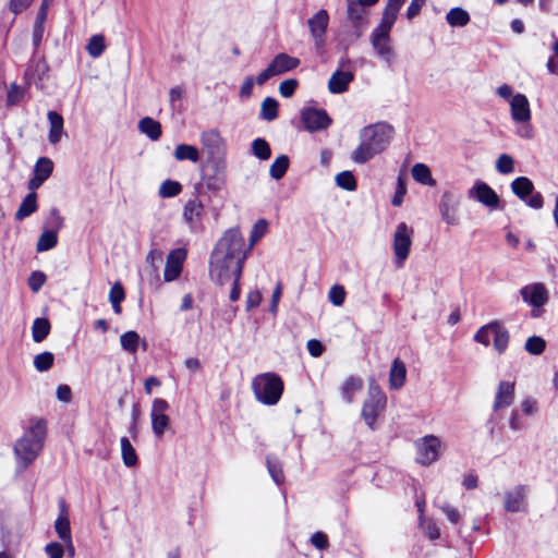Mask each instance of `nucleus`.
<instances>
[{
    "label": "nucleus",
    "instance_id": "obj_1",
    "mask_svg": "<svg viewBox=\"0 0 558 558\" xmlns=\"http://www.w3.org/2000/svg\"><path fill=\"white\" fill-rule=\"evenodd\" d=\"M392 135L393 128L387 122L364 126L360 132L361 144L352 153V160L356 163L367 162L388 147Z\"/></svg>",
    "mask_w": 558,
    "mask_h": 558
},
{
    "label": "nucleus",
    "instance_id": "obj_2",
    "mask_svg": "<svg viewBox=\"0 0 558 558\" xmlns=\"http://www.w3.org/2000/svg\"><path fill=\"white\" fill-rule=\"evenodd\" d=\"M47 424L43 418L34 421L24 435L14 445L19 466L25 470L38 457L44 448Z\"/></svg>",
    "mask_w": 558,
    "mask_h": 558
},
{
    "label": "nucleus",
    "instance_id": "obj_3",
    "mask_svg": "<svg viewBox=\"0 0 558 558\" xmlns=\"http://www.w3.org/2000/svg\"><path fill=\"white\" fill-rule=\"evenodd\" d=\"M248 248L245 250V241L238 228L227 230L218 240L211 256L225 259H241L244 263Z\"/></svg>",
    "mask_w": 558,
    "mask_h": 558
},
{
    "label": "nucleus",
    "instance_id": "obj_4",
    "mask_svg": "<svg viewBox=\"0 0 558 558\" xmlns=\"http://www.w3.org/2000/svg\"><path fill=\"white\" fill-rule=\"evenodd\" d=\"M252 388L256 399L267 405L276 404L282 395L283 383L275 373L257 375L252 381Z\"/></svg>",
    "mask_w": 558,
    "mask_h": 558
},
{
    "label": "nucleus",
    "instance_id": "obj_5",
    "mask_svg": "<svg viewBox=\"0 0 558 558\" xmlns=\"http://www.w3.org/2000/svg\"><path fill=\"white\" fill-rule=\"evenodd\" d=\"M244 263L241 259H225L210 256L209 275L213 281L223 286L233 280H240Z\"/></svg>",
    "mask_w": 558,
    "mask_h": 558
},
{
    "label": "nucleus",
    "instance_id": "obj_6",
    "mask_svg": "<svg viewBox=\"0 0 558 558\" xmlns=\"http://www.w3.org/2000/svg\"><path fill=\"white\" fill-rule=\"evenodd\" d=\"M387 398L379 386L372 380L368 386L367 398L362 407V417L365 424L371 428H375L377 417L384 412Z\"/></svg>",
    "mask_w": 558,
    "mask_h": 558
},
{
    "label": "nucleus",
    "instance_id": "obj_7",
    "mask_svg": "<svg viewBox=\"0 0 558 558\" xmlns=\"http://www.w3.org/2000/svg\"><path fill=\"white\" fill-rule=\"evenodd\" d=\"M413 233V229L405 222H400L396 228L392 247L396 255V263L399 267L403 266L405 259L409 257Z\"/></svg>",
    "mask_w": 558,
    "mask_h": 558
},
{
    "label": "nucleus",
    "instance_id": "obj_8",
    "mask_svg": "<svg viewBox=\"0 0 558 558\" xmlns=\"http://www.w3.org/2000/svg\"><path fill=\"white\" fill-rule=\"evenodd\" d=\"M347 22L352 28V39H359L368 24L367 8L355 2V0H347Z\"/></svg>",
    "mask_w": 558,
    "mask_h": 558
},
{
    "label": "nucleus",
    "instance_id": "obj_9",
    "mask_svg": "<svg viewBox=\"0 0 558 558\" xmlns=\"http://www.w3.org/2000/svg\"><path fill=\"white\" fill-rule=\"evenodd\" d=\"M441 442L437 436L427 435L415 442L416 461L423 465H429L438 460Z\"/></svg>",
    "mask_w": 558,
    "mask_h": 558
},
{
    "label": "nucleus",
    "instance_id": "obj_10",
    "mask_svg": "<svg viewBox=\"0 0 558 558\" xmlns=\"http://www.w3.org/2000/svg\"><path fill=\"white\" fill-rule=\"evenodd\" d=\"M301 121L304 129L311 133L326 130L332 123L326 110L312 107L301 111Z\"/></svg>",
    "mask_w": 558,
    "mask_h": 558
},
{
    "label": "nucleus",
    "instance_id": "obj_11",
    "mask_svg": "<svg viewBox=\"0 0 558 558\" xmlns=\"http://www.w3.org/2000/svg\"><path fill=\"white\" fill-rule=\"evenodd\" d=\"M169 410V403L161 398H156L153 401L150 418L153 433L157 438H161L166 429L169 427L170 418L166 414Z\"/></svg>",
    "mask_w": 558,
    "mask_h": 558
},
{
    "label": "nucleus",
    "instance_id": "obj_12",
    "mask_svg": "<svg viewBox=\"0 0 558 558\" xmlns=\"http://www.w3.org/2000/svg\"><path fill=\"white\" fill-rule=\"evenodd\" d=\"M204 153L207 160L217 157L227 156V144L217 130H209L202 133L201 136Z\"/></svg>",
    "mask_w": 558,
    "mask_h": 558
},
{
    "label": "nucleus",
    "instance_id": "obj_13",
    "mask_svg": "<svg viewBox=\"0 0 558 558\" xmlns=\"http://www.w3.org/2000/svg\"><path fill=\"white\" fill-rule=\"evenodd\" d=\"M469 198L475 199L489 209L499 207L500 198L498 194L485 182L476 181L468 191Z\"/></svg>",
    "mask_w": 558,
    "mask_h": 558
},
{
    "label": "nucleus",
    "instance_id": "obj_14",
    "mask_svg": "<svg viewBox=\"0 0 558 558\" xmlns=\"http://www.w3.org/2000/svg\"><path fill=\"white\" fill-rule=\"evenodd\" d=\"M529 487L518 485L513 489L505 493L504 508L508 512H523L526 510V496Z\"/></svg>",
    "mask_w": 558,
    "mask_h": 558
},
{
    "label": "nucleus",
    "instance_id": "obj_15",
    "mask_svg": "<svg viewBox=\"0 0 558 558\" xmlns=\"http://www.w3.org/2000/svg\"><path fill=\"white\" fill-rule=\"evenodd\" d=\"M329 23L328 12L324 9L319 10L313 17L307 21V25L317 48L324 46L325 34Z\"/></svg>",
    "mask_w": 558,
    "mask_h": 558
},
{
    "label": "nucleus",
    "instance_id": "obj_16",
    "mask_svg": "<svg viewBox=\"0 0 558 558\" xmlns=\"http://www.w3.org/2000/svg\"><path fill=\"white\" fill-rule=\"evenodd\" d=\"M207 165L213 170V175L207 178V186L214 190L221 189L226 181L227 156L211 158L207 160Z\"/></svg>",
    "mask_w": 558,
    "mask_h": 558
},
{
    "label": "nucleus",
    "instance_id": "obj_17",
    "mask_svg": "<svg viewBox=\"0 0 558 558\" xmlns=\"http://www.w3.org/2000/svg\"><path fill=\"white\" fill-rule=\"evenodd\" d=\"M185 257L186 252L183 248H177L169 253L163 271L165 281H173L180 276Z\"/></svg>",
    "mask_w": 558,
    "mask_h": 558
},
{
    "label": "nucleus",
    "instance_id": "obj_18",
    "mask_svg": "<svg viewBox=\"0 0 558 558\" xmlns=\"http://www.w3.org/2000/svg\"><path fill=\"white\" fill-rule=\"evenodd\" d=\"M511 118L518 123H529L531 120L530 104L525 95L515 94L510 99Z\"/></svg>",
    "mask_w": 558,
    "mask_h": 558
},
{
    "label": "nucleus",
    "instance_id": "obj_19",
    "mask_svg": "<svg viewBox=\"0 0 558 558\" xmlns=\"http://www.w3.org/2000/svg\"><path fill=\"white\" fill-rule=\"evenodd\" d=\"M524 302L534 307L543 306L547 300V291L542 283H533L523 287L520 291Z\"/></svg>",
    "mask_w": 558,
    "mask_h": 558
},
{
    "label": "nucleus",
    "instance_id": "obj_20",
    "mask_svg": "<svg viewBox=\"0 0 558 558\" xmlns=\"http://www.w3.org/2000/svg\"><path fill=\"white\" fill-rule=\"evenodd\" d=\"M372 45L380 58H383L387 63L392 62L393 53L389 43V32L375 29L372 34Z\"/></svg>",
    "mask_w": 558,
    "mask_h": 558
},
{
    "label": "nucleus",
    "instance_id": "obj_21",
    "mask_svg": "<svg viewBox=\"0 0 558 558\" xmlns=\"http://www.w3.org/2000/svg\"><path fill=\"white\" fill-rule=\"evenodd\" d=\"M514 400V383L513 381H500L495 400L493 403V410L499 411L501 409L508 408L512 404Z\"/></svg>",
    "mask_w": 558,
    "mask_h": 558
},
{
    "label": "nucleus",
    "instance_id": "obj_22",
    "mask_svg": "<svg viewBox=\"0 0 558 558\" xmlns=\"http://www.w3.org/2000/svg\"><path fill=\"white\" fill-rule=\"evenodd\" d=\"M457 203L453 195L450 192H445L441 195L439 202V211L442 220L449 226H456L459 223V219L456 215Z\"/></svg>",
    "mask_w": 558,
    "mask_h": 558
},
{
    "label": "nucleus",
    "instance_id": "obj_23",
    "mask_svg": "<svg viewBox=\"0 0 558 558\" xmlns=\"http://www.w3.org/2000/svg\"><path fill=\"white\" fill-rule=\"evenodd\" d=\"M300 64V60L298 58L291 57L287 53L277 54L271 62L269 63V68L272 71L274 75H281L286 72H289L295 69Z\"/></svg>",
    "mask_w": 558,
    "mask_h": 558
},
{
    "label": "nucleus",
    "instance_id": "obj_24",
    "mask_svg": "<svg viewBox=\"0 0 558 558\" xmlns=\"http://www.w3.org/2000/svg\"><path fill=\"white\" fill-rule=\"evenodd\" d=\"M353 78L354 75L351 71H336L328 82L329 92L332 94H341L345 92Z\"/></svg>",
    "mask_w": 558,
    "mask_h": 558
},
{
    "label": "nucleus",
    "instance_id": "obj_25",
    "mask_svg": "<svg viewBox=\"0 0 558 558\" xmlns=\"http://www.w3.org/2000/svg\"><path fill=\"white\" fill-rule=\"evenodd\" d=\"M48 64L43 59L31 60L26 71L25 78L28 84L37 85L47 74Z\"/></svg>",
    "mask_w": 558,
    "mask_h": 558
},
{
    "label": "nucleus",
    "instance_id": "obj_26",
    "mask_svg": "<svg viewBox=\"0 0 558 558\" xmlns=\"http://www.w3.org/2000/svg\"><path fill=\"white\" fill-rule=\"evenodd\" d=\"M60 508H61V513L59 514V517L57 518V520L54 522V530H56L58 537L63 543H71L72 535H71L70 520L68 518L66 506L63 500L60 502Z\"/></svg>",
    "mask_w": 558,
    "mask_h": 558
},
{
    "label": "nucleus",
    "instance_id": "obj_27",
    "mask_svg": "<svg viewBox=\"0 0 558 558\" xmlns=\"http://www.w3.org/2000/svg\"><path fill=\"white\" fill-rule=\"evenodd\" d=\"M203 205L196 199L189 201L183 210V217L191 229H196L203 215Z\"/></svg>",
    "mask_w": 558,
    "mask_h": 558
},
{
    "label": "nucleus",
    "instance_id": "obj_28",
    "mask_svg": "<svg viewBox=\"0 0 558 558\" xmlns=\"http://www.w3.org/2000/svg\"><path fill=\"white\" fill-rule=\"evenodd\" d=\"M407 378V368L404 363L400 359H395L392 361L390 372H389V384L392 389H400Z\"/></svg>",
    "mask_w": 558,
    "mask_h": 558
},
{
    "label": "nucleus",
    "instance_id": "obj_29",
    "mask_svg": "<svg viewBox=\"0 0 558 558\" xmlns=\"http://www.w3.org/2000/svg\"><path fill=\"white\" fill-rule=\"evenodd\" d=\"M50 130H49V142L51 144H58L63 134V118L57 111H49L47 114Z\"/></svg>",
    "mask_w": 558,
    "mask_h": 558
},
{
    "label": "nucleus",
    "instance_id": "obj_30",
    "mask_svg": "<svg viewBox=\"0 0 558 558\" xmlns=\"http://www.w3.org/2000/svg\"><path fill=\"white\" fill-rule=\"evenodd\" d=\"M489 327L493 328L494 347L499 353H502L509 343V332L499 322L489 323Z\"/></svg>",
    "mask_w": 558,
    "mask_h": 558
},
{
    "label": "nucleus",
    "instance_id": "obj_31",
    "mask_svg": "<svg viewBox=\"0 0 558 558\" xmlns=\"http://www.w3.org/2000/svg\"><path fill=\"white\" fill-rule=\"evenodd\" d=\"M138 130L151 141H158L161 136V124L153 118L145 117L138 122Z\"/></svg>",
    "mask_w": 558,
    "mask_h": 558
},
{
    "label": "nucleus",
    "instance_id": "obj_32",
    "mask_svg": "<svg viewBox=\"0 0 558 558\" xmlns=\"http://www.w3.org/2000/svg\"><path fill=\"white\" fill-rule=\"evenodd\" d=\"M512 192L522 201H526V197L534 191L533 182L526 177H519L511 183Z\"/></svg>",
    "mask_w": 558,
    "mask_h": 558
},
{
    "label": "nucleus",
    "instance_id": "obj_33",
    "mask_svg": "<svg viewBox=\"0 0 558 558\" xmlns=\"http://www.w3.org/2000/svg\"><path fill=\"white\" fill-rule=\"evenodd\" d=\"M37 210V195L35 192H31L21 203L19 209L15 213V219L23 220L31 216Z\"/></svg>",
    "mask_w": 558,
    "mask_h": 558
},
{
    "label": "nucleus",
    "instance_id": "obj_34",
    "mask_svg": "<svg viewBox=\"0 0 558 558\" xmlns=\"http://www.w3.org/2000/svg\"><path fill=\"white\" fill-rule=\"evenodd\" d=\"M120 445H121V457H122L124 465L128 468H133V466L137 465L138 458H137L136 451H135L134 447L132 446L131 441L129 440V438L122 437L120 440Z\"/></svg>",
    "mask_w": 558,
    "mask_h": 558
},
{
    "label": "nucleus",
    "instance_id": "obj_35",
    "mask_svg": "<svg viewBox=\"0 0 558 558\" xmlns=\"http://www.w3.org/2000/svg\"><path fill=\"white\" fill-rule=\"evenodd\" d=\"M413 179L424 185L434 186L436 181L434 180L430 169L424 163H415L412 168Z\"/></svg>",
    "mask_w": 558,
    "mask_h": 558
},
{
    "label": "nucleus",
    "instance_id": "obj_36",
    "mask_svg": "<svg viewBox=\"0 0 558 558\" xmlns=\"http://www.w3.org/2000/svg\"><path fill=\"white\" fill-rule=\"evenodd\" d=\"M50 323L47 318H36L32 326V337L37 343L44 341L50 332Z\"/></svg>",
    "mask_w": 558,
    "mask_h": 558
},
{
    "label": "nucleus",
    "instance_id": "obj_37",
    "mask_svg": "<svg viewBox=\"0 0 558 558\" xmlns=\"http://www.w3.org/2000/svg\"><path fill=\"white\" fill-rule=\"evenodd\" d=\"M174 158L179 161L190 160L197 162L199 160V153L195 146L187 144H180L174 149Z\"/></svg>",
    "mask_w": 558,
    "mask_h": 558
},
{
    "label": "nucleus",
    "instance_id": "obj_38",
    "mask_svg": "<svg viewBox=\"0 0 558 558\" xmlns=\"http://www.w3.org/2000/svg\"><path fill=\"white\" fill-rule=\"evenodd\" d=\"M289 157L287 155L278 156L270 165L269 174L275 180H280L284 177L289 168Z\"/></svg>",
    "mask_w": 558,
    "mask_h": 558
},
{
    "label": "nucleus",
    "instance_id": "obj_39",
    "mask_svg": "<svg viewBox=\"0 0 558 558\" xmlns=\"http://www.w3.org/2000/svg\"><path fill=\"white\" fill-rule=\"evenodd\" d=\"M58 244V235L56 230H45L36 244L37 252H46L53 248Z\"/></svg>",
    "mask_w": 558,
    "mask_h": 558
},
{
    "label": "nucleus",
    "instance_id": "obj_40",
    "mask_svg": "<svg viewBox=\"0 0 558 558\" xmlns=\"http://www.w3.org/2000/svg\"><path fill=\"white\" fill-rule=\"evenodd\" d=\"M446 20L450 26L463 27L470 22V15L461 8H453L447 13Z\"/></svg>",
    "mask_w": 558,
    "mask_h": 558
},
{
    "label": "nucleus",
    "instance_id": "obj_41",
    "mask_svg": "<svg viewBox=\"0 0 558 558\" xmlns=\"http://www.w3.org/2000/svg\"><path fill=\"white\" fill-rule=\"evenodd\" d=\"M363 387V381L357 377H349L342 386V396L348 403L353 401L355 392L360 391Z\"/></svg>",
    "mask_w": 558,
    "mask_h": 558
},
{
    "label": "nucleus",
    "instance_id": "obj_42",
    "mask_svg": "<svg viewBox=\"0 0 558 558\" xmlns=\"http://www.w3.org/2000/svg\"><path fill=\"white\" fill-rule=\"evenodd\" d=\"M278 101L272 97H266L260 106V118L272 121L278 117Z\"/></svg>",
    "mask_w": 558,
    "mask_h": 558
},
{
    "label": "nucleus",
    "instance_id": "obj_43",
    "mask_svg": "<svg viewBox=\"0 0 558 558\" xmlns=\"http://www.w3.org/2000/svg\"><path fill=\"white\" fill-rule=\"evenodd\" d=\"M252 153L260 160H268L271 156L270 146L264 138H255L252 142Z\"/></svg>",
    "mask_w": 558,
    "mask_h": 558
},
{
    "label": "nucleus",
    "instance_id": "obj_44",
    "mask_svg": "<svg viewBox=\"0 0 558 558\" xmlns=\"http://www.w3.org/2000/svg\"><path fill=\"white\" fill-rule=\"evenodd\" d=\"M140 336L136 331L130 330L121 335L120 343L123 350L135 353L138 348Z\"/></svg>",
    "mask_w": 558,
    "mask_h": 558
},
{
    "label": "nucleus",
    "instance_id": "obj_45",
    "mask_svg": "<svg viewBox=\"0 0 558 558\" xmlns=\"http://www.w3.org/2000/svg\"><path fill=\"white\" fill-rule=\"evenodd\" d=\"M125 294L123 287L121 283L117 282L112 286L110 292H109V300L112 304V308L116 314H121V302L124 300Z\"/></svg>",
    "mask_w": 558,
    "mask_h": 558
},
{
    "label": "nucleus",
    "instance_id": "obj_46",
    "mask_svg": "<svg viewBox=\"0 0 558 558\" xmlns=\"http://www.w3.org/2000/svg\"><path fill=\"white\" fill-rule=\"evenodd\" d=\"M182 191V185L178 181L166 180L160 184L159 196L162 198H170L179 195Z\"/></svg>",
    "mask_w": 558,
    "mask_h": 558
},
{
    "label": "nucleus",
    "instance_id": "obj_47",
    "mask_svg": "<svg viewBox=\"0 0 558 558\" xmlns=\"http://www.w3.org/2000/svg\"><path fill=\"white\" fill-rule=\"evenodd\" d=\"M53 163L47 157H41L35 165L34 174L46 181L52 173Z\"/></svg>",
    "mask_w": 558,
    "mask_h": 558
},
{
    "label": "nucleus",
    "instance_id": "obj_48",
    "mask_svg": "<svg viewBox=\"0 0 558 558\" xmlns=\"http://www.w3.org/2000/svg\"><path fill=\"white\" fill-rule=\"evenodd\" d=\"M105 38L102 35H94L87 44V51L93 58H98L105 51Z\"/></svg>",
    "mask_w": 558,
    "mask_h": 558
},
{
    "label": "nucleus",
    "instance_id": "obj_49",
    "mask_svg": "<svg viewBox=\"0 0 558 558\" xmlns=\"http://www.w3.org/2000/svg\"><path fill=\"white\" fill-rule=\"evenodd\" d=\"M546 348V341L538 336H532L526 339L524 349L533 355H539Z\"/></svg>",
    "mask_w": 558,
    "mask_h": 558
},
{
    "label": "nucleus",
    "instance_id": "obj_50",
    "mask_svg": "<svg viewBox=\"0 0 558 558\" xmlns=\"http://www.w3.org/2000/svg\"><path fill=\"white\" fill-rule=\"evenodd\" d=\"M54 356L51 352H43L34 357V366L38 372H47L53 365Z\"/></svg>",
    "mask_w": 558,
    "mask_h": 558
},
{
    "label": "nucleus",
    "instance_id": "obj_51",
    "mask_svg": "<svg viewBox=\"0 0 558 558\" xmlns=\"http://www.w3.org/2000/svg\"><path fill=\"white\" fill-rule=\"evenodd\" d=\"M335 179L337 185L343 190L354 191L356 189V180L350 171H342Z\"/></svg>",
    "mask_w": 558,
    "mask_h": 558
},
{
    "label": "nucleus",
    "instance_id": "obj_52",
    "mask_svg": "<svg viewBox=\"0 0 558 558\" xmlns=\"http://www.w3.org/2000/svg\"><path fill=\"white\" fill-rule=\"evenodd\" d=\"M398 11L385 8L380 25L376 28L381 32H390L392 25L397 20Z\"/></svg>",
    "mask_w": 558,
    "mask_h": 558
},
{
    "label": "nucleus",
    "instance_id": "obj_53",
    "mask_svg": "<svg viewBox=\"0 0 558 558\" xmlns=\"http://www.w3.org/2000/svg\"><path fill=\"white\" fill-rule=\"evenodd\" d=\"M496 169L502 174H508L514 171V160L510 155L502 154L498 157Z\"/></svg>",
    "mask_w": 558,
    "mask_h": 558
},
{
    "label": "nucleus",
    "instance_id": "obj_54",
    "mask_svg": "<svg viewBox=\"0 0 558 558\" xmlns=\"http://www.w3.org/2000/svg\"><path fill=\"white\" fill-rule=\"evenodd\" d=\"M267 469L271 476V478L275 481L276 484L283 483L284 476L282 472L281 464L271 458H267Z\"/></svg>",
    "mask_w": 558,
    "mask_h": 558
},
{
    "label": "nucleus",
    "instance_id": "obj_55",
    "mask_svg": "<svg viewBox=\"0 0 558 558\" xmlns=\"http://www.w3.org/2000/svg\"><path fill=\"white\" fill-rule=\"evenodd\" d=\"M46 282V275L43 271H33L28 278V286L33 292H38Z\"/></svg>",
    "mask_w": 558,
    "mask_h": 558
},
{
    "label": "nucleus",
    "instance_id": "obj_56",
    "mask_svg": "<svg viewBox=\"0 0 558 558\" xmlns=\"http://www.w3.org/2000/svg\"><path fill=\"white\" fill-rule=\"evenodd\" d=\"M267 227H268V223L264 219L258 220L254 225L252 232H251V239H250L251 245H250L248 250H251L252 245L266 233Z\"/></svg>",
    "mask_w": 558,
    "mask_h": 558
},
{
    "label": "nucleus",
    "instance_id": "obj_57",
    "mask_svg": "<svg viewBox=\"0 0 558 558\" xmlns=\"http://www.w3.org/2000/svg\"><path fill=\"white\" fill-rule=\"evenodd\" d=\"M299 83L295 78H289L280 83L279 93L284 98H290L295 93Z\"/></svg>",
    "mask_w": 558,
    "mask_h": 558
},
{
    "label": "nucleus",
    "instance_id": "obj_58",
    "mask_svg": "<svg viewBox=\"0 0 558 558\" xmlns=\"http://www.w3.org/2000/svg\"><path fill=\"white\" fill-rule=\"evenodd\" d=\"M24 90L22 87H20L16 84H11L8 96H7V105L8 106H14L20 102V100L23 98Z\"/></svg>",
    "mask_w": 558,
    "mask_h": 558
},
{
    "label": "nucleus",
    "instance_id": "obj_59",
    "mask_svg": "<svg viewBox=\"0 0 558 558\" xmlns=\"http://www.w3.org/2000/svg\"><path fill=\"white\" fill-rule=\"evenodd\" d=\"M344 299H345V291H344L343 287L333 286L329 290V300L333 305H336V306L342 305L344 302Z\"/></svg>",
    "mask_w": 558,
    "mask_h": 558
},
{
    "label": "nucleus",
    "instance_id": "obj_60",
    "mask_svg": "<svg viewBox=\"0 0 558 558\" xmlns=\"http://www.w3.org/2000/svg\"><path fill=\"white\" fill-rule=\"evenodd\" d=\"M45 551L49 558H63L64 547L60 543L52 542L45 546Z\"/></svg>",
    "mask_w": 558,
    "mask_h": 558
},
{
    "label": "nucleus",
    "instance_id": "obj_61",
    "mask_svg": "<svg viewBox=\"0 0 558 558\" xmlns=\"http://www.w3.org/2000/svg\"><path fill=\"white\" fill-rule=\"evenodd\" d=\"M492 330L493 328L489 327V324L481 327L477 332L475 333L474 336V340L476 342H480L484 345H488L489 344V341H490V333H492Z\"/></svg>",
    "mask_w": 558,
    "mask_h": 558
},
{
    "label": "nucleus",
    "instance_id": "obj_62",
    "mask_svg": "<svg viewBox=\"0 0 558 558\" xmlns=\"http://www.w3.org/2000/svg\"><path fill=\"white\" fill-rule=\"evenodd\" d=\"M44 25H45L44 22L35 21V23H34V27H33V45H34L35 50L38 49V47H39V45L41 43V39H43V36H44V31H45Z\"/></svg>",
    "mask_w": 558,
    "mask_h": 558
},
{
    "label": "nucleus",
    "instance_id": "obj_63",
    "mask_svg": "<svg viewBox=\"0 0 558 558\" xmlns=\"http://www.w3.org/2000/svg\"><path fill=\"white\" fill-rule=\"evenodd\" d=\"M407 193L405 184L401 177L398 178V186L395 193V196L391 199L393 206H400L403 202V196Z\"/></svg>",
    "mask_w": 558,
    "mask_h": 558
},
{
    "label": "nucleus",
    "instance_id": "obj_64",
    "mask_svg": "<svg viewBox=\"0 0 558 558\" xmlns=\"http://www.w3.org/2000/svg\"><path fill=\"white\" fill-rule=\"evenodd\" d=\"M311 543L318 549H326L329 546L328 537L323 532H316L311 537Z\"/></svg>",
    "mask_w": 558,
    "mask_h": 558
}]
</instances>
